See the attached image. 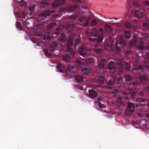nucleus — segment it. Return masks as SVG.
Returning a JSON list of instances; mask_svg holds the SVG:
<instances>
[{"label": "nucleus", "mask_w": 149, "mask_h": 149, "mask_svg": "<svg viewBox=\"0 0 149 149\" xmlns=\"http://www.w3.org/2000/svg\"><path fill=\"white\" fill-rule=\"evenodd\" d=\"M57 46V43L56 42H54L50 44L49 45V50L45 49L44 52L45 55L48 57H50L51 56V53L53 52L54 49Z\"/></svg>", "instance_id": "obj_15"}, {"label": "nucleus", "mask_w": 149, "mask_h": 149, "mask_svg": "<svg viewBox=\"0 0 149 149\" xmlns=\"http://www.w3.org/2000/svg\"><path fill=\"white\" fill-rule=\"evenodd\" d=\"M148 118H149V116H148Z\"/></svg>", "instance_id": "obj_63"}, {"label": "nucleus", "mask_w": 149, "mask_h": 149, "mask_svg": "<svg viewBox=\"0 0 149 149\" xmlns=\"http://www.w3.org/2000/svg\"><path fill=\"white\" fill-rule=\"evenodd\" d=\"M100 107L101 108H105V105L103 104H99Z\"/></svg>", "instance_id": "obj_56"}, {"label": "nucleus", "mask_w": 149, "mask_h": 149, "mask_svg": "<svg viewBox=\"0 0 149 149\" xmlns=\"http://www.w3.org/2000/svg\"><path fill=\"white\" fill-rule=\"evenodd\" d=\"M15 15L17 18L24 19L25 18L26 14L24 11L16 13Z\"/></svg>", "instance_id": "obj_26"}, {"label": "nucleus", "mask_w": 149, "mask_h": 149, "mask_svg": "<svg viewBox=\"0 0 149 149\" xmlns=\"http://www.w3.org/2000/svg\"><path fill=\"white\" fill-rule=\"evenodd\" d=\"M22 23L23 24L24 26V27L26 26L28 24V23L26 21H24Z\"/></svg>", "instance_id": "obj_53"}, {"label": "nucleus", "mask_w": 149, "mask_h": 149, "mask_svg": "<svg viewBox=\"0 0 149 149\" xmlns=\"http://www.w3.org/2000/svg\"><path fill=\"white\" fill-rule=\"evenodd\" d=\"M149 92V87L147 86L145 88L143 91H140L139 95L141 96H144V92Z\"/></svg>", "instance_id": "obj_33"}, {"label": "nucleus", "mask_w": 149, "mask_h": 149, "mask_svg": "<svg viewBox=\"0 0 149 149\" xmlns=\"http://www.w3.org/2000/svg\"><path fill=\"white\" fill-rule=\"evenodd\" d=\"M146 48L148 50H149V43L147 44L146 46Z\"/></svg>", "instance_id": "obj_57"}, {"label": "nucleus", "mask_w": 149, "mask_h": 149, "mask_svg": "<svg viewBox=\"0 0 149 149\" xmlns=\"http://www.w3.org/2000/svg\"><path fill=\"white\" fill-rule=\"evenodd\" d=\"M35 8L34 6H32L29 8V10L30 12V14L31 15H32L34 13Z\"/></svg>", "instance_id": "obj_40"}, {"label": "nucleus", "mask_w": 149, "mask_h": 149, "mask_svg": "<svg viewBox=\"0 0 149 149\" xmlns=\"http://www.w3.org/2000/svg\"><path fill=\"white\" fill-rule=\"evenodd\" d=\"M104 82V79L102 76H98L95 81V85L97 86H101L103 84Z\"/></svg>", "instance_id": "obj_19"}, {"label": "nucleus", "mask_w": 149, "mask_h": 149, "mask_svg": "<svg viewBox=\"0 0 149 149\" xmlns=\"http://www.w3.org/2000/svg\"><path fill=\"white\" fill-rule=\"evenodd\" d=\"M143 5L144 6H149V2L147 1H145L143 2Z\"/></svg>", "instance_id": "obj_52"}, {"label": "nucleus", "mask_w": 149, "mask_h": 149, "mask_svg": "<svg viewBox=\"0 0 149 149\" xmlns=\"http://www.w3.org/2000/svg\"><path fill=\"white\" fill-rule=\"evenodd\" d=\"M146 58L149 59V54H147L146 55Z\"/></svg>", "instance_id": "obj_58"}, {"label": "nucleus", "mask_w": 149, "mask_h": 149, "mask_svg": "<svg viewBox=\"0 0 149 149\" xmlns=\"http://www.w3.org/2000/svg\"><path fill=\"white\" fill-rule=\"evenodd\" d=\"M126 43V42L123 39V37L122 36H118L116 41V44L115 46L112 39L109 37L104 44L103 48L105 50H107L110 48L111 52L118 54L119 53L120 50L118 45L120 44L122 47H124Z\"/></svg>", "instance_id": "obj_1"}, {"label": "nucleus", "mask_w": 149, "mask_h": 149, "mask_svg": "<svg viewBox=\"0 0 149 149\" xmlns=\"http://www.w3.org/2000/svg\"><path fill=\"white\" fill-rule=\"evenodd\" d=\"M144 64L145 66L148 69L149 68V63L148 61H145L144 62Z\"/></svg>", "instance_id": "obj_50"}, {"label": "nucleus", "mask_w": 149, "mask_h": 149, "mask_svg": "<svg viewBox=\"0 0 149 149\" xmlns=\"http://www.w3.org/2000/svg\"><path fill=\"white\" fill-rule=\"evenodd\" d=\"M56 24L55 22H53L49 25L47 27V29L48 30H51L56 25Z\"/></svg>", "instance_id": "obj_35"}, {"label": "nucleus", "mask_w": 149, "mask_h": 149, "mask_svg": "<svg viewBox=\"0 0 149 149\" xmlns=\"http://www.w3.org/2000/svg\"><path fill=\"white\" fill-rule=\"evenodd\" d=\"M72 1L73 3H81L80 0H72Z\"/></svg>", "instance_id": "obj_51"}, {"label": "nucleus", "mask_w": 149, "mask_h": 149, "mask_svg": "<svg viewBox=\"0 0 149 149\" xmlns=\"http://www.w3.org/2000/svg\"><path fill=\"white\" fill-rule=\"evenodd\" d=\"M97 95V93L93 90H90L89 91V96L91 98L95 97Z\"/></svg>", "instance_id": "obj_29"}, {"label": "nucleus", "mask_w": 149, "mask_h": 149, "mask_svg": "<svg viewBox=\"0 0 149 149\" xmlns=\"http://www.w3.org/2000/svg\"><path fill=\"white\" fill-rule=\"evenodd\" d=\"M18 4L20 6H25L26 5L25 2L23 0L19 2Z\"/></svg>", "instance_id": "obj_46"}, {"label": "nucleus", "mask_w": 149, "mask_h": 149, "mask_svg": "<svg viewBox=\"0 0 149 149\" xmlns=\"http://www.w3.org/2000/svg\"><path fill=\"white\" fill-rule=\"evenodd\" d=\"M16 26L17 28L19 30L22 29V27L21 24L19 22H17L16 23Z\"/></svg>", "instance_id": "obj_47"}, {"label": "nucleus", "mask_w": 149, "mask_h": 149, "mask_svg": "<svg viewBox=\"0 0 149 149\" xmlns=\"http://www.w3.org/2000/svg\"><path fill=\"white\" fill-rule=\"evenodd\" d=\"M131 46H132L136 45L137 48L140 50L143 49L145 46L142 41L141 38H139V40H137L135 36L133 37V40L129 44Z\"/></svg>", "instance_id": "obj_13"}, {"label": "nucleus", "mask_w": 149, "mask_h": 149, "mask_svg": "<svg viewBox=\"0 0 149 149\" xmlns=\"http://www.w3.org/2000/svg\"><path fill=\"white\" fill-rule=\"evenodd\" d=\"M130 22L131 23L128 21L125 22L124 24L125 27L131 30H135L137 29V26L138 25V22L137 20L134 19H132L130 17Z\"/></svg>", "instance_id": "obj_8"}, {"label": "nucleus", "mask_w": 149, "mask_h": 149, "mask_svg": "<svg viewBox=\"0 0 149 149\" xmlns=\"http://www.w3.org/2000/svg\"><path fill=\"white\" fill-rule=\"evenodd\" d=\"M127 93H126L124 92L123 93V95H124V97L126 99H127Z\"/></svg>", "instance_id": "obj_54"}, {"label": "nucleus", "mask_w": 149, "mask_h": 149, "mask_svg": "<svg viewBox=\"0 0 149 149\" xmlns=\"http://www.w3.org/2000/svg\"><path fill=\"white\" fill-rule=\"evenodd\" d=\"M97 24V20L96 19H94L92 20L90 23L91 25V26H94Z\"/></svg>", "instance_id": "obj_39"}, {"label": "nucleus", "mask_w": 149, "mask_h": 149, "mask_svg": "<svg viewBox=\"0 0 149 149\" xmlns=\"http://www.w3.org/2000/svg\"><path fill=\"white\" fill-rule=\"evenodd\" d=\"M105 61V60L104 59H103L101 61L99 64L97 69L96 70V72H95L96 73H99L100 72L102 74L105 72L106 70V67L104 65Z\"/></svg>", "instance_id": "obj_16"}, {"label": "nucleus", "mask_w": 149, "mask_h": 149, "mask_svg": "<svg viewBox=\"0 0 149 149\" xmlns=\"http://www.w3.org/2000/svg\"><path fill=\"white\" fill-rule=\"evenodd\" d=\"M135 107V104L129 102L127 104V109L125 112L126 114L128 115H131L133 112Z\"/></svg>", "instance_id": "obj_17"}, {"label": "nucleus", "mask_w": 149, "mask_h": 149, "mask_svg": "<svg viewBox=\"0 0 149 149\" xmlns=\"http://www.w3.org/2000/svg\"><path fill=\"white\" fill-rule=\"evenodd\" d=\"M79 8V7L77 6H69L66 8H62L60 9L57 15H55L52 17V19L55 20L57 17H60L62 14L63 12L65 11L68 12L74 11Z\"/></svg>", "instance_id": "obj_7"}, {"label": "nucleus", "mask_w": 149, "mask_h": 149, "mask_svg": "<svg viewBox=\"0 0 149 149\" xmlns=\"http://www.w3.org/2000/svg\"><path fill=\"white\" fill-rule=\"evenodd\" d=\"M87 51V48L85 46L84 44H83L81 45V47L79 49V53L80 55L84 57L86 54Z\"/></svg>", "instance_id": "obj_21"}, {"label": "nucleus", "mask_w": 149, "mask_h": 149, "mask_svg": "<svg viewBox=\"0 0 149 149\" xmlns=\"http://www.w3.org/2000/svg\"><path fill=\"white\" fill-rule=\"evenodd\" d=\"M98 31L100 34H98L97 29L94 28L90 33L88 31L86 32V34L87 36L90 38L89 39L90 42H96L97 43H99L102 42L104 35V30L101 28L99 29Z\"/></svg>", "instance_id": "obj_4"}, {"label": "nucleus", "mask_w": 149, "mask_h": 149, "mask_svg": "<svg viewBox=\"0 0 149 149\" xmlns=\"http://www.w3.org/2000/svg\"><path fill=\"white\" fill-rule=\"evenodd\" d=\"M76 26L75 24H69L66 25L61 26L56 29L55 33L56 35L58 34L60 31L62 30H65L68 32L70 33L76 27Z\"/></svg>", "instance_id": "obj_11"}, {"label": "nucleus", "mask_w": 149, "mask_h": 149, "mask_svg": "<svg viewBox=\"0 0 149 149\" xmlns=\"http://www.w3.org/2000/svg\"><path fill=\"white\" fill-rule=\"evenodd\" d=\"M52 34L51 33L46 32L43 36V40L42 42L45 44L47 42V41L49 40L52 38Z\"/></svg>", "instance_id": "obj_22"}, {"label": "nucleus", "mask_w": 149, "mask_h": 149, "mask_svg": "<svg viewBox=\"0 0 149 149\" xmlns=\"http://www.w3.org/2000/svg\"><path fill=\"white\" fill-rule=\"evenodd\" d=\"M108 68L111 72L113 73L116 70L115 63L112 61L110 62L109 63Z\"/></svg>", "instance_id": "obj_23"}, {"label": "nucleus", "mask_w": 149, "mask_h": 149, "mask_svg": "<svg viewBox=\"0 0 149 149\" xmlns=\"http://www.w3.org/2000/svg\"><path fill=\"white\" fill-rule=\"evenodd\" d=\"M59 40L61 42H65L66 40V38L65 35L63 33L59 38Z\"/></svg>", "instance_id": "obj_37"}, {"label": "nucleus", "mask_w": 149, "mask_h": 149, "mask_svg": "<svg viewBox=\"0 0 149 149\" xmlns=\"http://www.w3.org/2000/svg\"><path fill=\"white\" fill-rule=\"evenodd\" d=\"M140 2L139 0H127L126 6L128 8H131L130 16H134L138 19H141L143 15L140 11Z\"/></svg>", "instance_id": "obj_2"}, {"label": "nucleus", "mask_w": 149, "mask_h": 149, "mask_svg": "<svg viewBox=\"0 0 149 149\" xmlns=\"http://www.w3.org/2000/svg\"><path fill=\"white\" fill-rule=\"evenodd\" d=\"M131 86H132L133 87L135 88L136 89L138 86H139V84L138 82L135 81L132 83Z\"/></svg>", "instance_id": "obj_45"}, {"label": "nucleus", "mask_w": 149, "mask_h": 149, "mask_svg": "<svg viewBox=\"0 0 149 149\" xmlns=\"http://www.w3.org/2000/svg\"><path fill=\"white\" fill-rule=\"evenodd\" d=\"M117 102L119 105H123V102L121 97H119L117 98Z\"/></svg>", "instance_id": "obj_41"}, {"label": "nucleus", "mask_w": 149, "mask_h": 149, "mask_svg": "<svg viewBox=\"0 0 149 149\" xmlns=\"http://www.w3.org/2000/svg\"><path fill=\"white\" fill-rule=\"evenodd\" d=\"M100 46L98 44L95 45L94 46V51L97 55H100L101 53V50L100 49Z\"/></svg>", "instance_id": "obj_27"}, {"label": "nucleus", "mask_w": 149, "mask_h": 149, "mask_svg": "<svg viewBox=\"0 0 149 149\" xmlns=\"http://www.w3.org/2000/svg\"><path fill=\"white\" fill-rule=\"evenodd\" d=\"M92 70L90 68H85L82 70V72L83 74H87L90 72Z\"/></svg>", "instance_id": "obj_34"}, {"label": "nucleus", "mask_w": 149, "mask_h": 149, "mask_svg": "<svg viewBox=\"0 0 149 149\" xmlns=\"http://www.w3.org/2000/svg\"><path fill=\"white\" fill-rule=\"evenodd\" d=\"M132 52L130 51H127L126 52V55H129L130 54H131Z\"/></svg>", "instance_id": "obj_55"}, {"label": "nucleus", "mask_w": 149, "mask_h": 149, "mask_svg": "<svg viewBox=\"0 0 149 149\" xmlns=\"http://www.w3.org/2000/svg\"><path fill=\"white\" fill-rule=\"evenodd\" d=\"M54 12L53 10H47L42 12L39 15H35L34 16L35 20L37 21H39L42 19H44L46 16H49L53 13Z\"/></svg>", "instance_id": "obj_12"}, {"label": "nucleus", "mask_w": 149, "mask_h": 149, "mask_svg": "<svg viewBox=\"0 0 149 149\" xmlns=\"http://www.w3.org/2000/svg\"><path fill=\"white\" fill-rule=\"evenodd\" d=\"M44 30V24L42 22H40L35 26L34 29H32L30 32L36 36H40L42 35V32Z\"/></svg>", "instance_id": "obj_6"}, {"label": "nucleus", "mask_w": 149, "mask_h": 149, "mask_svg": "<svg viewBox=\"0 0 149 149\" xmlns=\"http://www.w3.org/2000/svg\"><path fill=\"white\" fill-rule=\"evenodd\" d=\"M116 63L119 70L122 72L123 70L124 67L125 65L126 69L129 70L130 69V64L129 63L125 62L121 58H118L116 61Z\"/></svg>", "instance_id": "obj_9"}, {"label": "nucleus", "mask_w": 149, "mask_h": 149, "mask_svg": "<svg viewBox=\"0 0 149 149\" xmlns=\"http://www.w3.org/2000/svg\"><path fill=\"white\" fill-rule=\"evenodd\" d=\"M124 34H125V37L126 39H129L131 37L130 33L127 31L124 32Z\"/></svg>", "instance_id": "obj_38"}, {"label": "nucleus", "mask_w": 149, "mask_h": 149, "mask_svg": "<svg viewBox=\"0 0 149 149\" xmlns=\"http://www.w3.org/2000/svg\"><path fill=\"white\" fill-rule=\"evenodd\" d=\"M131 85H130V86H128V87L127 88L126 90L128 91L131 97H134L136 94V91L132 88H130V87H131Z\"/></svg>", "instance_id": "obj_25"}, {"label": "nucleus", "mask_w": 149, "mask_h": 149, "mask_svg": "<svg viewBox=\"0 0 149 149\" xmlns=\"http://www.w3.org/2000/svg\"><path fill=\"white\" fill-rule=\"evenodd\" d=\"M109 24H113V23L112 22H109Z\"/></svg>", "instance_id": "obj_60"}, {"label": "nucleus", "mask_w": 149, "mask_h": 149, "mask_svg": "<svg viewBox=\"0 0 149 149\" xmlns=\"http://www.w3.org/2000/svg\"><path fill=\"white\" fill-rule=\"evenodd\" d=\"M118 92V91L117 90H113L112 92V93L113 95H115L117 94Z\"/></svg>", "instance_id": "obj_49"}, {"label": "nucleus", "mask_w": 149, "mask_h": 149, "mask_svg": "<svg viewBox=\"0 0 149 149\" xmlns=\"http://www.w3.org/2000/svg\"><path fill=\"white\" fill-rule=\"evenodd\" d=\"M142 36L143 38L145 40H146V39L148 38H149L148 34L146 33H144L143 35H142Z\"/></svg>", "instance_id": "obj_48"}, {"label": "nucleus", "mask_w": 149, "mask_h": 149, "mask_svg": "<svg viewBox=\"0 0 149 149\" xmlns=\"http://www.w3.org/2000/svg\"><path fill=\"white\" fill-rule=\"evenodd\" d=\"M86 61L87 63H93L94 62V59L93 58H89L86 60Z\"/></svg>", "instance_id": "obj_44"}, {"label": "nucleus", "mask_w": 149, "mask_h": 149, "mask_svg": "<svg viewBox=\"0 0 149 149\" xmlns=\"http://www.w3.org/2000/svg\"><path fill=\"white\" fill-rule=\"evenodd\" d=\"M75 39L74 43V48H76V46L77 44L79 43L80 42V36L78 34H75L73 33L70 36L67 41V51L68 52H70L71 51L72 45V43L73 39Z\"/></svg>", "instance_id": "obj_5"}, {"label": "nucleus", "mask_w": 149, "mask_h": 149, "mask_svg": "<svg viewBox=\"0 0 149 149\" xmlns=\"http://www.w3.org/2000/svg\"><path fill=\"white\" fill-rule=\"evenodd\" d=\"M104 32L108 35L112 34V29L111 27L108 24H106L104 27Z\"/></svg>", "instance_id": "obj_24"}, {"label": "nucleus", "mask_w": 149, "mask_h": 149, "mask_svg": "<svg viewBox=\"0 0 149 149\" xmlns=\"http://www.w3.org/2000/svg\"><path fill=\"white\" fill-rule=\"evenodd\" d=\"M84 15V13L81 11L77 13L75 15H72L66 18V20L67 22L72 21H74L77 18H79L77 25L80 26H83L84 27H87L89 26V19L88 17L82 16Z\"/></svg>", "instance_id": "obj_3"}, {"label": "nucleus", "mask_w": 149, "mask_h": 149, "mask_svg": "<svg viewBox=\"0 0 149 149\" xmlns=\"http://www.w3.org/2000/svg\"><path fill=\"white\" fill-rule=\"evenodd\" d=\"M75 53V52H73L72 53V55L73 57L74 56V54Z\"/></svg>", "instance_id": "obj_59"}, {"label": "nucleus", "mask_w": 149, "mask_h": 149, "mask_svg": "<svg viewBox=\"0 0 149 149\" xmlns=\"http://www.w3.org/2000/svg\"><path fill=\"white\" fill-rule=\"evenodd\" d=\"M76 63L77 66L81 68L84 65V63L82 59H77L76 60Z\"/></svg>", "instance_id": "obj_31"}, {"label": "nucleus", "mask_w": 149, "mask_h": 149, "mask_svg": "<svg viewBox=\"0 0 149 149\" xmlns=\"http://www.w3.org/2000/svg\"><path fill=\"white\" fill-rule=\"evenodd\" d=\"M50 0H42L41 3V6L42 8H44V6H48L49 2Z\"/></svg>", "instance_id": "obj_32"}, {"label": "nucleus", "mask_w": 149, "mask_h": 149, "mask_svg": "<svg viewBox=\"0 0 149 149\" xmlns=\"http://www.w3.org/2000/svg\"><path fill=\"white\" fill-rule=\"evenodd\" d=\"M135 56L136 57V59L134 64V69L136 70H143V67L139 63V61L138 59V54H135Z\"/></svg>", "instance_id": "obj_18"}, {"label": "nucleus", "mask_w": 149, "mask_h": 149, "mask_svg": "<svg viewBox=\"0 0 149 149\" xmlns=\"http://www.w3.org/2000/svg\"><path fill=\"white\" fill-rule=\"evenodd\" d=\"M75 78L76 80L79 83H81L84 81V77L82 75H76Z\"/></svg>", "instance_id": "obj_30"}, {"label": "nucleus", "mask_w": 149, "mask_h": 149, "mask_svg": "<svg viewBox=\"0 0 149 149\" xmlns=\"http://www.w3.org/2000/svg\"><path fill=\"white\" fill-rule=\"evenodd\" d=\"M147 17H145V18H147Z\"/></svg>", "instance_id": "obj_62"}, {"label": "nucleus", "mask_w": 149, "mask_h": 149, "mask_svg": "<svg viewBox=\"0 0 149 149\" xmlns=\"http://www.w3.org/2000/svg\"><path fill=\"white\" fill-rule=\"evenodd\" d=\"M143 26L144 28H149V20L144 23L143 24Z\"/></svg>", "instance_id": "obj_42"}, {"label": "nucleus", "mask_w": 149, "mask_h": 149, "mask_svg": "<svg viewBox=\"0 0 149 149\" xmlns=\"http://www.w3.org/2000/svg\"><path fill=\"white\" fill-rule=\"evenodd\" d=\"M146 76L143 75L142 74L139 76V81L141 83H145L146 82L148 79L146 77Z\"/></svg>", "instance_id": "obj_28"}, {"label": "nucleus", "mask_w": 149, "mask_h": 149, "mask_svg": "<svg viewBox=\"0 0 149 149\" xmlns=\"http://www.w3.org/2000/svg\"><path fill=\"white\" fill-rule=\"evenodd\" d=\"M124 78L126 82L128 83L130 82L132 79V78L130 74L125 75Z\"/></svg>", "instance_id": "obj_36"}, {"label": "nucleus", "mask_w": 149, "mask_h": 149, "mask_svg": "<svg viewBox=\"0 0 149 149\" xmlns=\"http://www.w3.org/2000/svg\"><path fill=\"white\" fill-rule=\"evenodd\" d=\"M57 68L58 70L61 72L66 70L68 72L73 74L74 72V68L73 66L69 65H68L66 68L65 66L61 62L58 63Z\"/></svg>", "instance_id": "obj_10"}, {"label": "nucleus", "mask_w": 149, "mask_h": 149, "mask_svg": "<svg viewBox=\"0 0 149 149\" xmlns=\"http://www.w3.org/2000/svg\"><path fill=\"white\" fill-rule=\"evenodd\" d=\"M112 77L113 78V81L112 82L111 80H109L107 83V87L108 88H111L113 86V83H116L118 84L121 81V78L119 74H118L116 75H112Z\"/></svg>", "instance_id": "obj_14"}, {"label": "nucleus", "mask_w": 149, "mask_h": 149, "mask_svg": "<svg viewBox=\"0 0 149 149\" xmlns=\"http://www.w3.org/2000/svg\"><path fill=\"white\" fill-rule=\"evenodd\" d=\"M100 99V98H99V99H98V100H99Z\"/></svg>", "instance_id": "obj_61"}, {"label": "nucleus", "mask_w": 149, "mask_h": 149, "mask_svg": "<svg viewBox=\"0 0 149 149\" xmlns=\"http://www.w3.org/2000/svg\"><path fill=\"white\" fill-rule=\"evenodd\" d=\"M63 58L66 61H69L70 59V58L69 56L68 55L63 56Z\"/></svg>", "instance_id": "obj_43"}, {"label": "nucleus", "mask_w": 149, "mask_h": 149, "mask_svg": "<svg viewBox=\"0 0 149 149\" xmlns=\"http://www.w3.org/2000/svg\"><path fill=\"white\" fill-rule=\"evenodd\" d=\"M65 2V0H55L52 4V7L53 8H57L64 3Z\"/></svg>", "instance_id": "obj_20"}]
</instances>
